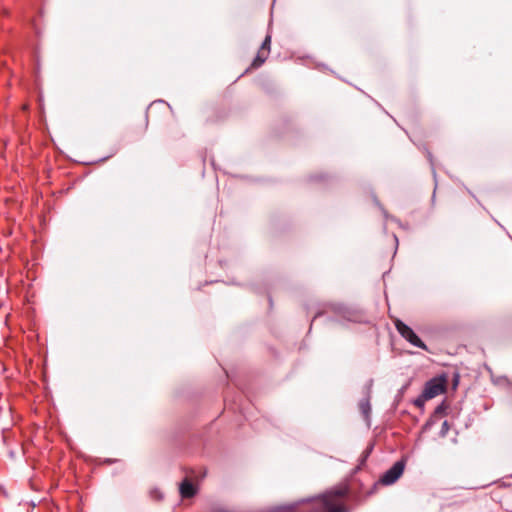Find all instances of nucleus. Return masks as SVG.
I'll list each match as a JSON object with an SVG mask.
<instances>
[{"mask_svg":"<svg viewBox=\"0 0 512 512\" xmlns=\"http://www.w3.org/2000/svg\"><path fill=\"white\" fill-rule=\"evenodd\" d=\"M446 381L434 378L428 381L423 390L424 399H432L445 391Z\"/></svg>","mask_w":512,"mask_h":512,"instance_id":"4","label":"nucleus"},{"mask_svg":"<svg viewBox=\"0 0 512 512\" xmlns=\"http://www.w3.org/2000/svg\"><path fill=\"white\" fill-rule=\"evenodd\" d=\"M436 412H442V408L441 407H437Z\"/></svg>","mask_w":512,"mask_h":512,"instance_id":"13","label":"nucleus"},{"mask_svg":"<svg viewBox=\"0 0 512 512\" xmlns=\"http://www.w3.org/2000/svg\"><path fill=\"white\" fill-rule=\"evenodd\" d=\"M436 412H442V408L441 407H437Z\"/></svg>","mask_w":512,"mask_h":512,"instance_id":"12","label":"nucleus"},{"mask_svg":"<svg viewBox=\"0 0 512 512\" xmlns=\"http://www.w3.org/2000/svg\"><path fill=\"white\" fill-rule=\"evenodd\" d=\"M270 45H271V36L267 35L260 47V49H264L265 51L270 53Z\"/></svg>","mask_w":512,"mask_h":512,"instance_id":"8","label":"nucleus"},{"mask_svg":"<svg viewBox=\"0 0 512 512\" xmlns=\"http://www.w3.org/2000/svg\"><path fill=\"white\" fill-rule=\"evenodd\" d=\"M198 492L195 486L188 478H185L179 485V493L183 499L194 497Z\"/></svg>","mask_w":512,"mask_h":512,"instance_id":"5","label":"nucleus"},{"mask_svg":"<svg viewBox=\"0 0 512 512\" xmlns=\"http://www.w3.org/2000/svg\"><path fill=\"white\" fill-rule=\"evenodd\" d=\"M405 468V461L399 460L393 464L380 478V482L384 485H391L395 483L403 474Z\"/></svg>","mask_w":512,"mask_h":512,"instance_id":"3","label":"nucleus"},{"mask_svg":"<svg viewBox=\"0 0 512 512\" xmlns=\"http://www.w3.org/2000/svg\"><path fill=\"white\" fill-rule=\"evenodd\" d=\"M394 324L399 334L409 343L423 350H427L425 343L414 333V331L409 326H407L399 319H395Z\"/></svg>","mask_w":512,"mask_h":512,"instance_id":"2","label":"nucleus"},{"mask_svg":"<svg viewBox=\"0 0 512 512\" xmlns=\"http://www.w3.org/2000/svg\"><path fill=\"white\" fill-rule=\"evenodd\" d=\"M269 54L270 53L265 51L264 49H259L256 57L254 58L253 62L251 63L250 68L251 69L259 68L261 65L264 64V62L268 58Z\"/></svg>","mask_w":512,"mask_h":512,"instance_id":"6","label":"nucleus"},{"mask_svg":"<svg viewBox=\"0 0 512 512\" xmlns=\"http://www.w3.org/2000/svg\"><path fill=\"white\" fill-rule=\"evenodd\" d=\"M449 429H450L449 423L447 421H444L441 426V431H440L441 435L446 436Z\"/></svg>","mask_w":512,"mask_h":512,"instance_id":"9","label":"nucleus"},{"mask_svg":"<svg viewBox=\"0 0 512 512\" xmlns=\"http://www.w3.org/2000/svg\"><path fill=\"white\" fill-rule=\"evenodd\" d=\"M149 493L150 497L155 501H160L163 498V493L159 489H151Z\"/></svg>","mask_w":512,"mask_h":512,"instance_id":"7","label":"nucleus"},{"mask_svg":"<svg viewBox=\"0 0 512 512\" xmlns=\"http://www.w3.org/2000/svg\"><path fill=\"white\" fill-rule=\"evenodd\" d=\"M295 508L294 505H288V506H283V507H280L279 509L280 510H287V511H293Z\"/></svg>","mask_w":512,"mask_h":512,"instance_id":"11","label":"nucleus"},{"mask_svg":"<svg viewBox=\"0 0 512 512\" xmlns=\"http://www.w3.org/2000/svg\"><path fill=\"white\" fill-rule=\"evenodd\" d=\"M426 400L427 399H424L423 398V394H422L418 399L415 400V405L418 406V407H422Z\"/></svg>","mask_w":512,"mask_h":512,"instance_id":"10","label":"nucleus"},{"mask_svg":"<svg viewBox=\"0 0 512 512\" xmlns=\"http://www.w3.org/2000/svg\"><path fill=\"white\" fill-rule=\"evenodd\" d=\"M347 495L346 487L329 490L315 500L312 512H349L345 502Z\"/></svg>","mask_w":512,"mask_h":512,"instance_id":"1","label":"nucleus"}]
</instances>
